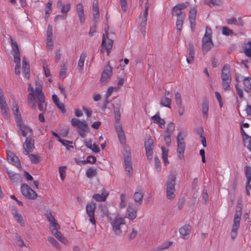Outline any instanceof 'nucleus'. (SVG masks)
I'll use <instances>...</instances> for the list:
<instances>
[{
    "label": "nucleus",
    "instance_id": "obj_48",
    "mask_svg": "<svg viewBox=\"0 0 251 251\" xmlns=\"http://www.w3.org/2000/svg\"><path fill=\"white\" fill-rule=\"evenodd\" d=\"M13 114L14 115L16 123L18 126L24 125L23 123L21 113L17 114L15 113L14 109H13Z\"/></svg>",
    "mask_w": 251,
    "mask_h": 251
},
{
    "label": "nucleus",
    "instance_id": "obj_58",
    "mask_svg": "<svg viewBox=\"0 0 251 251\" xmlns=\"http://www.w3.org/2000/svg\"><path fill=\"white\" fill-rule=\"evenodd\" d=\"M222 33L225 35L229 36L233 34V31L227 26H224L222 28Z\"/></svg>",
    "mask_w": 251,
    "mask_h": 251
},
{
    "label": "nucleus",
    "instance_id": "obj_53",
    "mask_svg": "<svg viewBox=\"0 0 251 251\" xmlns=\"http://www.w3.org/2000/svg\"><path fill=\"white\" fill-rule=\"evenodd\" d=\"M175 128V125L174 123L172 122H170L168 125L166 130L165 131V133L172 134L173 132L174 131Z\"/></svg>",
    "mask_w": 251,
    "mask_h": 251
},
{
    "label": "nucleus",
    "instance_id": "obj_55",
    "mask_svg": "<svg viewBox=\"0 0 251 251\" xmlns=\"http://www.w3.org/2000/svg\"><path fill=\"white\" fill-rule=\"evenodd\" d=\"M197 9L195 7L191 8L189 11V20H196Z\"/></svg>",
    "mask_w": 251,
    "mask_h": 251
},
{
    "label": "nucleus",
    "instance_id": "obj_10",
    "mask_svg": "<svg viewBox=\"0 0 251 251\" xmlns=\"http://www.w3.org/2000/svg\"><path fill=\"white\" fill-rule=\"evenodd\" d=\"M214 46L212 39L210 38H202V49L204 54L207 53Z\"/></svg>",
    "mask_w": 251,
    "mask_h": 251
},
{
    "label": "nucleus",
    "instance_id": "obj_16",
    "mask_svg": "<svg viewBox=\"0 0 251 251\" xmlns=\"http://www.w3.org/2000/svg\"><path fill=\"white\" fill-rule=\"evenodd\" d=\"M22 70V72L24 74V76L26 78H28L29 77L30 72L29 65L25 57H24L23 58Z\"/></svg>",
    "mask_w": 251,
    "mask_h": 251
},
{
    "label": "nucleus",
    "instance_id": "obj_59",
    "mask_svg": "<svg viewBox=\"0 0 251 251\" xmlns=\"http://www.w3.org/2000/svg\"><path fill=\"white\" fill-rule=\"evenodd\" d=\"M172 244H173V242H172V241L167 242L164 243L161 246H160L158 248V251H160L166 250V249L169 248L172 245Z\"/></svg>",
    "mask_w": 251,
    "mask_h": 251
},
{
    "label": "nucleus",
    "instance_id": "obj_40",
    "mask_svg": "<svg viewBox=\"0 0 251 251\" xmlns=\"http://www.w3.org/2000/svg\"><path fill=\"white\" fill-rule=\"evenodd\" d=\"M93 14L94 17V21L96 20V19L99 18V8L97 1L96 3H94L93 4Z\"/></svg>",
    "mask_w": 251,
    "mask_h": 251
},
{
    "label": "nucleus",
    "instance_id": "obj_23",
    "mask_svg": "<svg viewBox=\"0 0 251 251\" xmlns=\"http://www.w3.org/2000/svg\"><path fill=\"white\" fill-rule=\"evenodd\" d=\"M137 217V210L133 208L131 204H129L127 208V218L133 220Z\"/></svg>",
    "mask_w": 251,
    "mask_h": 251
},
{
    "label": "nucleus",
    "instance_id": "obj_46",
    "mask_svg": "<svg viewBox=\"0 0 251 251\" xmlns=\"http://www.w3.org/2000/svg\"><path fill=\"white\" fill-rule=\"evenodd\" d=\"M242 215V211H236L234 217L233 224L235 225L240 226V221L241 220V216Z\"/></svg>",
    "mask_w": 251,
    "mask_h": 251
},
{
    "label": "nucleus",
    "instance_id": "obj_14",
    "mask_svg": "<svg viewBox=\"0 0 251 251\" xmlns=\"http://www.w3.org/2000/svg\"><path fill=\"white\" fill-rule=\"evenodd\" d=\"M115 130L118 134V138L121 143L123 145L125 144L126 137L122 125H118L115 126Z\"/></svg>",
    "mask_w": 251,
    "mask_h": 251
},
{
    "label": "nucleus",
    "instance_id": "obj_51",
    "mask_svg": "<svg viewBox=\"0 0 251 251\" xmlns=\"http://www.w3.org/2000/svg\"><path fill=\"white\" fill-rule=\"evenodd\" d=\"M240 226L233 225L232 230L230 233L231 238L232 240H234L237 234V230Z\"/></svg>",
    "mask_w": 251,
    "mask_h": 251
},
{
    "label": "nucleus",
    "instance_id": "obj_56",
    "mask_svg": "<svg viewBox=\"0 0 251 251\" xmlns=\"http://www.w3.org/2000/svg\"><path fill=\"white\" fill-rule=\"evenodd\" d=\"M60 228V227H53L51 230V232L57 239H59L62 236L61 233L57 230V229H59Z\"/></svg>",
    "mask_w": 251,
    "mask_h": 251
},
{
    "label": "nucleus",
    "instance_id": "obj_11",
    "mask_svg": "<svg viewBox=\"0 0 251 251\" xmlns=\"http://www.w3.org/2000/svg\"><path fill=\"white\" fill-rule=\"evenodd\" d=\"M191 226L188 224H185L179 229L180 236L181 238L186 240L187 239L191 233Z\"/></svg>",
    "mask_w": 251,
    "mask_h": 251
},
{
    "label": "nucleus",
    "instance_id": "obj_62",
    "mask_svg": "<svg viewBox=\"0 0 251 251\" xmlns=\"http://www.w3.org/2000/svg\"><path fill=\"white\" fill-rule=\"evenodd\" d=\"M121 202L120 206L121 208H124L126 206V195L125 194H121L120 196Z\"/></svg>",
    "mask_w": 251,
    "mask_h": 251
},
{
    "label": "nucleus",
    "instance_id": "obj_25",
    "mask_svg": "<svg viewBox=\"0 0 251 251\" xmlns=\"http://www.w3.org/2000/svg\"><path fill=\"white\" fill-rule=\"evenodd\" d=\"M19 130L21 132L22 135L24 137H26L28 133H29L30 134L29 135H31L32 136L33 133H32V129L31 128H30L29 126H26V125H21L19 126H18Z\"/></svg>",
    "mask_w": 251,
    "mask_h": 251
},
{
    "label": "nucleus",
    "instance_id": "obj_12",
    "mask_svg": "<svg viewBox=\"0 0 251 251\" xmlns=\"http://www.w3.org/2000/svg\"><path fill=\"white\" fill-rule=\"evenodd\" d=\"M7 159L10 163L13 164L17 168H20L22 167L19 158L12 152L7 153Z\"/></svg>",
    "mask_w": 251,
    "mask_h": 251
},
{
    "label": "nucleus",
    "instance_id": "obj_17",
    "mask_svg": "<svg viewBox=\"0 0 251 251\" xmlns=\"http://www.w3.org/2000/svg\"><path fill=\"white\" fill-rule=\"evenodd\" d=\"M221 79L231 78L230 66L229 64H226L224 65L221 71Z\"/></svg>",
    "mask_w": 251,
    "mask_h": 251
},
{
    "label": "nucleus",
    "instance_id": "obj_36",
    "mask_svg": "<svg viewBox=\"0 0 251 251\" xmlns=\"http://www.w3.org/2000/svg\"><path fill=\"white\" fill-rule=\"evenodd\" d=\"M11 46L14 53L20 52L18 45L15 38L10 37Z\"/></svg>",
    "mask_w": 251,
    "mask_h": 251
},
{
    "label": "nucleus",
    "instance_id": "obj_32",
    "mask_svg": "<svg viewBox=\"0 0 251 251\" xmlns=\"http://www.w3.org/2000/svg\"><path fill=\"white\" fill-rule=\"evenodd\" d=\"M100 211L102 212V216H106L110 221L112 220V218L110 217V213L109 212L107 206L105 204H101L100 205Z\"/></svg>",
    "mask_w": 251,
    "mask_h": 251
},
{
    "label": "nucleus",
    "instance_id": "obj_27",
    "mask_svg": "<svg viewBox=\"0 0 251 251\" xmlns=\"http://www.w3.org/2000/svg\"><path fill=\"white\" fill-rule=\"evenodd\" d=\"M231 82V78H223L222 79V85L223 90L226 92L231 90V88L230 86Z\"/></svg>",
    "mask_w": 251,
    "mask_h": 251
},
{
    "label": "nucleus",
    "instance_id": "obj_18",
    "mask_svg": "<svg viewBox=\"0 0 251 251\" xmlns=\"http://www.w3.org/2000/svg\"><path fill=\"white\" fill-rule=\"evenodd\" d=\"M151 119L153 120V123L158 125V126L161 128H163L164 125L166 123L165 121L160 117V114L157 112L156 114L152 116Z\"/></svg>",
    "mask_w": 251,
    "mask_h": 251
},
{
    "label": "nucleus",
    "instance_id": "obj_44",
    "mask_svg": "<svg viewBox=\"0 0 251 251\" xmlns=\"http://www.w3.org/2000/svg\"><path fill=\"white\" fill-rule=\"evenodd\" d=\"M189 58H191L192 60H194L195 57V48L192 43H189Z\"/></svg>",
    "mask_w": 251,
    "mask_h": 251
},
{
    "label": "nucleus",
    "instance_id": "obj_29",
    "mask_svg": "<svg viewBox=\"0 0 251 251\" xmlns=\"http://www.w3.org/2000/svg\"><path fill=\"white\" fill-rule=\"evenodd\" d=\"M185 19V16L177 17V18L176 21V27L177 32L179 34H180L182 30V25Z\"/></svg>",
    "mask_w": 251,
    "mask_h": 251
},
{
    "label": "nucleus",
    "instance_id": "obj_64",
    "mask_svg": "<svg viewBox=\"0 0 251 251\" xmlns=\"http://www.w3.org/2000/svg\"><path fill=\"white\" fill-rule=\"evenodd\" d=\"M175 101L177 105H180L182 104L181 95L178 92H176L175 94Z\"/></svg>",
    "mask_w": 251,
    "mask_h": 251
},
{
    "label": "nucleus",
    "instance_id": "obj_45",
    "mask_svg": "<svg viewBox=\"0 0 251 251\" xmlns=\"http://www.w3.org/2000/svg\"><path fill=\"white\" fill-rule=\"evenodd\" d=\"M240 131L243 138L244 146H245L247 143L248 140L251 138V136H249L245 132L242 126H241L240 127Z\"/></svg>",
    "mask_w": 251,
    "mask_h": 251
},
{
    "label": "nucleus",
    "instance_id": "obj_2",
    "mask_svg": "<svg viewBox=\"0 0 251 251\" xmlns=\"http://www.w3.org/2000/svg\"><path fill=\"white\" fill-rule=\"evenodd\" d=\"M21 190L22 194L28 199L34 200L37 197L36 192L25 183L22 185Z\"/></svg>",
    "mask_w": 251,
    "mask_h": 251
},
{
    "label": "nucleus",
    "instance_id": "obj_49",
    "mask_svg": "<svg viewBox=\"0 0 251 251\" xmlns=\"http://www.w3.org/2000/svg\"><path fill=\"white\" fill-rule=\"evenodd\" d=\"M244 52L248 57L251 56V42H249L244 48Z\"/></svg>",
    "mask_w": 251,
    "mask_h": 251
},
{
    "label": "nucleus",
    "instance_id": "obj_20",
    "mask_svg": "<svg viewBox=\"0 0 251 251\" xmlns=\"http://www.w3.org/2000/svg\"><path fill=\"white\" fill-rule=\"evenodd\" d=\"M0 108L1 110V114L5 120H9L10 118V115L9 112V108L6 102L0 104Z\"/></svg>",
    "mask_w": 251,
    "mask_h": 251
},
{
    "label": "nucleus",
    "instance_id": "obj_15",
    "mask_svg": "<svg viewBox=\"0 0 251 251\" xmlns=\"http://www.w3.org/2000/svg\"><path fill=\"white\" fill-rule=\"evenodd\" d=\"M76 10L79 17L80 23L81 25H83L85 23V19L84 17L83 6L81 3H79L77 4Z\"/></svg>",
    "mask_w": 251,
    "mask_h": 251
},
{
    "label": "nucleus",
    "instance_id": "obj_50",
    "mask_svg": "<svg viewBox=\"0 0 251 251\" xmlns=\"http://www.w3.org/2000/svg\"><path fill=\"white\" fill-rule=\"evenodd\" d=\"M171 103V100L168 97L164 98V99H162L160 101V104L162 106H165V107H167L168 108H171V107H170Z\"/></svg>",
    "mask_w": 251,
    "mask_h": 251
},
{
    "label": "nucleus",
    "instance_id": "obj_9",
    "mask_svg": "<svg viewBox=\"0 0 251 251\" xmlns=\"http://www.w3.org/2000/svg\"><path fill=\"white\" fill-rule=\"evenodd\" d=\"M125 224V220L123 218H116L115 221L112 223V228L115 233L120 235L122 232L120 226Z\"/></svg>",
    "mask_w": 251,
    "mask_h": 251
},
{
    "label": "nucleus",
    "instance_id": "obj_31",
    "mask_svg": "<svg viewBox=\"0 0 251 251\" xmlns=\"http://www.w3.org/2000/svg\"><path fill=\"white\" fill-rule=\"evenodd\" d=\"M97 175V169L94 167H89L86 172V176L89 178H92Z\"/></svg>",
    "mask_w": 251,
    "mask_h": 251
},
{
    "label": "nucleus",
    "instance_id": "obj_43",
    "mask_svg": "<svg viewBox=\"0 0 251 251\" xmlns=\"http://www.w3.org/2000/svg\"><path fill=\"white\" fill-rule=\"evenodd\" d=\"M245 173L247 180H248V184L250 183L251 181V167L247 166L245 167Z\"/></svg>",
    "mask_w": 251,
    "mask_h": 251
},
{
    "label": "nucleus",
    "instance_id": "obj_7",
    "mask_svg": "<svg viewBox=\"0 0 251 251\" xmlns=\"http://www.w3.org/2000/svg\"><path fill=\"white\" fill-rule=\"evenodd\" d=\"M71 124L73 126L76 127L83 131H87L89 129V126L86 122H81L75 118L72 119Z\"/></svg>",
    "mask_w": 251,
    "mask_h": 251
},
{
    "label": "nucleus",
    "instance_id": "obj_39",
    "mask_svg": "<svg viewBox=\"0 0 251 251\" xmlns=\"http://www.w3.org/2000/svg\"><path fill=\"white\" fill-rule=\"evenodd\" d=\"M243 83L246 92H248L249 90L251 91V78L245 77L243 80Z\"/></svg>",
    "mask_w": 251,
    "mask_h": 251
},
{
    "label": "nucleus",
    "instance_id": "obj_57",
    "mask_svg": "<svg viewBox=\"0 0 251 251\" xmlns=\"http://www.w3.org/2000/svg\"><path fill=\"white\" fill-rule=\"evenodd\" d=\"M66 168V166H61L59 168V172L61 179L63 181L64 180L65 177Z\"/></svg>",
    "mask_w": 251,
    "mask_h": 251
},
{
    "label": "nucleus",
    "instance_id": "obj_19",
    "mask_svg": "<svg viewBox=\"0 0 251 251\" xmlns=\"http://www.w3.org/2000/svg\"><path fill=\"white\" fill-rule=\"evenodd\" d=\"M75 161L77 165L81 166L82 165H85L87 163L94 164L96 163L97 159L96 157L93 155H89L87 157L86 160H78L75 158Z\"/></svg>",
    "mask_w": 251,
    "mask_h": 251
},
{
    "label": "nucleus",
    "instance_id": "obj_61",
    "mask_svg": "<svg viewBox=\"0 0 251 251\" xmlns=\"http://www.w3.org/2000/svg\"><path fill=\"white\" fill-rule=\"evenodd\" d=\"M164 141L167 146L169 147L171 143V134H167L166 133H164Z\"/></svg>",
    "mask_w": 251,
    "mask_h": 251
},
{
    "label": "nucleus",
    "instance_id": "obj_41",
    "mask_svg": "<svg viewBox=\"0 0 251 251\" xmlns=\"http://www.w3.org/2000/svg\"><path fill=\"white\" fill-rule=\"evenodd\" d=\"M28 155L32 163L37 164H38L41 160L40 157L38 155L34 154H29Z\"/></svg>",
    "mask_w": 251,
    "mask_h": 251
},
{
    "label": "nucleus",
    "instance_id": "obj_13",
    "mask_svg": "<svg viewBox=\"0 0 251 251\" xmlns=\"http://www.w3.org/2000/svg\"><path fill=\"white\" fill-rule=\"evenodd\" d=\"M6 173L13 183L17 184L18 183L22 181V177L21 174L15 173L13 172L8 170L7 169H6Z\"/></svg>",
    "mask_w": 251,
    "mask_h": 251
},
{
    "label": "nucleus",
    "instance_id": "obj_1",
    "mask_svg": "<svg viewBox=\"0 0 251 251\" xmlns=\"http://www.w3.org/2000/svg\"><path fill=\"white\" fill-rule=\"evenodd\" d=\"M176 176L174 174H170L168 176L166 183V197L169 200H172L175 197Z\"/></svg>",
    "mask_w": 251,
    "mask_h": 251
},
{
    "label": "nucleus",
    "instance_id": "obj_21",
    "mask_svg": "<svg viewBox=\"0 0 251 251\" xmlns=\"http://www.w3.org/2000/svg\"><path fill=\"white\" fill-rule=\"evenodd\" d=\"M124 164L126 171L127 175L130 176L132 175V163L131 158H124Z\"/></svg>",
    "mask_w": 251,
    "mask_h": 251
},
{
    "label": "nucleus",
    "instance_id": "obj_37",
    "mask_svg": "<svg viewBox=\"0 0 251 251\" xmlns=\"http://www.w3.org/2000/svg\"><path fill=\"white\" fill-rule=\"evenodd\" d=\"M198 134L200 135V138H201V142L202 146L204 147H206V140L205 137L204 136V132L202 127L197 130Z\"/></svg>",
    "mask_w": 251,
    "mask_h": 251
},
{
    "label": "nucleus",
    "instance_id": "obj_28",
    "mask_svg": "<svg viewBox=\"0 0 251 251\" xmlns=\"http://www.w3.org/2000/svg\"><path fill=\"white\" fill-rule=\"evenodd\" d=\"M45 216L52 226L53 227H60V226L57 223L54 216L52 215L50 211L47 212L45 214Z\"/></svg>",
    "mask_w": 251,
    "mask_h": 251
},
{
    "label": "nucleus",
    "instance_id": "obj_4",
    "mask_svg": "<svg viewBox=\"0 0 251 251\" xmlns=\"http://www.w3.org/2000/svg\"><path fill=\"white\" fill-rule=\"evenodd\" d=\"M96 208V204L93 202H88L86 206V212L89 218V222L95 225L96 222L95 218V212Z\"/></svg>",
    "mask_w": 251,
    "mask_h": 251
},
{
    "label": "nucleus",
    "instance_id": "obj_60",
    "mask_svg": "<svg viewBox=\"0 0 251 251\" xmlns=\"http://www.w3.org/2000/svg\"><path fill=\"white\" fill-rule=\"evenodd\" d=\"M124 158H131L130 150L128 147H125L124 149Z\"/></svg>",
    "mask_w": 251,
    "mask_h": 251
},
{
    "label": "nucleus",
    "instance_id": "obj_47",
    "mask_svg": "<svg viewBox=\"0 0 251 251\" xmlns=\"http://www.w3.org/2000/svg\"><path fill=\"white\" fill-rule=\"evenodd\" d=\"M242 215V211H236L234 217L233 224L235 225L240 226V221L241 220V216Z\"/></svg>",
    "mask_w": 251,
    "mask_h": 251
},
{
    "label": "nucleus",
    "instance_id": "obj_35",
    "mask_svg": "<svg viewBox=\"0 0 251 251\" xmlns=\"http://www.w3.org/2000/svg\"><path fill=\"white\" fill-rule=\"evenodd\" d=\"M35 92L37 96V99L41 101L43 98H45V95L42 92V86L39 85L35 88Z\"/></svg>",
    "mask_w": 251,
    "mask_h": 251
},
{
    "label": "nucleus",
    "instance_id": "obj_54",
    "mask_svg": "<svg viewBox=\"0 0 251 251\" xmlns=\"http://www.w3.org/2000/svg\"><path fill=\"white\" fill-rule=\"evenodd\" d=\"M48 240L53 247L57 249H60L59 243L54 238L49 236L48 238Z\"/></svg>",
    "mask_w": 251,
    "mask_h": 251
},
{
    "label": "nucleus",
    "instance_id": "obj_6",
    "mask_svg": "<svg viewBox=\"0 0 251 251\" xmlns=\"http://www.w3.org/2000/svg\"><path fill=\"white\" fill-rule=\"evenodd\" d=\"M112 70L113 68L110 65V62L109 61L101 74L100 81L101 82H104L110 79L112 75Z\"/></svg>",
    "mask_w": 251,
    "mask_h": 251
},
{
    "label": "nucleus",
    "instance_id": "obj_3",
    "mask_svg": "<svg viewBox=\"0 0 251 251\" xmlns=\"http://www.w3.org/2000/svg\"><path fill=\"white\" fill-rule=\"evenodd\" d=\"M34 148V140L32 136L29 135L26 138L23 144V153L25 155H28L33 151Z\"/></svg>",
    "mask_w": 251,
    "mask_h": 251
},
{
    "label": "nucleus",
    "instance_id": "obj_26",
    "mask_svg": "<svg viewBox=\"0 0 251 251\" xmlns=\"http://www.w3.org/2000/svg\"><path fill=\"white\" fill-rule=\"evenodd\" d=\"M144 147L147 152H153V140L150 137L147 140L145 141Z\"/></svg>",
    "mask_w": 251,
    "mask_h": 251
},
{
    "label": "nucleus",
    "instance_id": "obj_24",
    "mask_svg": "<svg viewBox=\"0 0 251 251\" xmlns=\"http://www.w3.org/2000/svg\"><path fill=\"white\" fill-rule=\"evenodd\" d=\"M149 0H147L145 3V9L143 12V16L142 18V22L140 24L141 26H143L145 28V26L147 25V17L148 15V9H149Z\"/></svg>",
    "mask_w": 251,
    "mask_h": 251
},
{
    "label": "nucleus",
    "instance_id": "obj_22",
    "mask_svg": "<svg viewBox=\"0 0 251 251\" xmlns=\"http://www.w3.org/2000/svg\"><path fill=\"white\" fill-rule=\"evenodd\" d=\"M177 153V156L179 159H181L184 156V152L185 149V144L184 142H179L178 139Z\"/></svg>",
    "mask_w": 251,
    "mask_h": 251
},
{
    "label": "nucleus",
    "instance_id": "obj_63",
    "mask_svg": "<svg viewBox=\"0 0 251 251\" xmlns=\"http://www.w3.org/2000/svg\"><path fill=\"white\" fill-rule=\"evenodd\" d=\"M14 61L16 64H21L20 52L14 53Z\"/></svg>",
    "mask_w": 251,
    "mask_h": 251
},
{
    "label": "nucleus",
    "instance_id": "obj_42",
    "mask_svg": "<svg viewBox=\"0 0 251 251\" xmlns=\"http://www.w3.org/2000/svg\"><path fill=\"white\" fill-rule=\"evenodd\" d=\"M45 102V98H43L41 101L37 100V103L38 105V108L39 110L42 112H45L47 110V104H45V106H44V103Z\"/></svg>",
    "mask_w": 251,
    "mask_h": 251
},
{
    "label": "nucleus",
    "instance_id": "obj_34",
    "mask_svg": "<svg viewBox=\"0 0 251 251\" xmlns=\"http://www.w3.org/2000/svg\"><path fill=\"white\" fill-rule=\"evenodd\" d=\"M143 193L142 192H136L133 196L134 200L138 205H141L143 202Z\"/></svg>",
    "mask_w": 251,
    "mask_h": 251
},
{
    "label": "nucleus",
    "instance_id": "obj_30",
    "mask_svg": "<svg viewBox=\"0 0 251 251\" xmlns=\"http://www.w3.org/2000/svg\"><path fill=\"white\" fill-rule=\"evenodd\" d=\"M201 106L203 117L206 118L208 116V112L209 110L208 101L206 100H203Z\"/></svg>",
    "mask_w": 251,
    "mask_h": 251
},
{
    "label": "nucleus",
    "instance_id": "obj_38",
    "mask_svg": "<svg viewBox=\"0 0 251 251\" xmlns=\"http://www.w3.org/2000/svg\"><path fill=\"white\" fill-rule=\"evenodd\" d=\"M108 194L104 195L103 194H95L93 196V198L97 201H104Z\"/></svg>",
    "mask_w": 251,
    "mask_h": 251
},
{
    "label": "nucleus",
    "instance_id": "obj_33",
    "mask_svg": "<svg viewBox=\"0 0 251 251\" xmlns=\"http://www.w3.org/2000/svg\"><path fill=\"white\" fill-rule=\"evenodd\" d=\"M86 53L82 52L80 56L79 60L78 62V69L79 71H82L83 69L84 63L86 57Z\"/></svg>",
    "mask_w": 251,
    "mask_h": 251
},
{
    "label": "nucleus",
    "instance_id": "obj_5",
    "mask_svg": "<svg viewBox=\"0 0 251 251\" xmlns=\"http://www.w3.org/2000/svg\"><path fill=\"white\" fill-rule=\"evenodd\" d=\"M189 2L179 3L174 6L171 10V13L173 16H177V17L185 16V14H183L182 10L185 9Z\"/></svg>",
    "mask_w": 251,
    "mask_h": 251
},
{
    "label": "nucleus",
    "instance_id": "obj_52",
    "mask_svg": "<svg viewBox=\"0 0 251 251\" xmlns=\"http://www.w3.org/2000/svg\"><path fill=\"white\" fill-rule=\"evenodd\" d=\"M154 167L157 172H160L161 169V163L159 157L156 155L154 156Z\"/></svg>",
    "mask_w": 251,
    "mask_h": 251
},
{
    "label": "nucleus",
    "instance_id": "obj_8",
    "mask_svg": "<svg viewBox=\"0 0 251 251\" xmlns=\"http://www.w3.org/2000/svg\"><path fill=\"white\" fill-rule=\"evenodd\" d=\"M113 44V41L111 39H108V43L106 44V38L105 37L104 34L102 35V39L101 43V53H103L104 51V49L106 50L107 54L108 55L110 52V50L112 48V45Z\"/></svg>",
    "mask_w": 251,
    "mask_h": 251
}]
</instances>
